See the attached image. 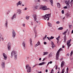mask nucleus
Returning <instances> with one entry per match:
<instances>
[{
  "mask_svg": "<svg viewBox=\"0 0 73 73\" xmlns=\"http://www.w3.org/2000/svg\"><path fill=\"white\" fill-rule=\"evenodd\" d=\"M38 4L37 0H34V5L32 7V8L34 10H37L38 9L39 5H37Z\"/></svg>",
  "mask_w": 73,
  "mask_h": 73,
  "instance_id": "obj_1",
  "label": "nucleus"
},
{
  "mask_svg": "<svg viewBox=\"0 0 73 73\" xmlns=\"http://www.w3.org/2000/svg\"><path fill=\"white\" fill-rule=\"evenodd\" d=\"M73 0H71L70 2V0H66L65 1V3L66 4V6H67L68 8H70V5L71 7H72V5H73Z\"/></svg>",
  "mask_w": 73,
  "mask_h": 73,
  "instance_id": "obj_2",
  "label": "nucleus"
},
{
  "mask_svg": "<svg viewBox=\"0 0 73 73\" xmlns=\"http://www.w3.org/2000/svg\"><path fill=\"white\" fill-rule=\"evenodd\" d=\"M25 66L26 69L27 70V72L31 73V72H32V68L29 64H27Z\"/></svg>",
  "mask_w": 73,
  "mask_h": 73,
  "instance_id": "obj_3",
  "label": "nucleus"
},
{
  "mask_svg": "<svg viewBox=\"0 0 73 73\" xmlns=\"http://www.w3.org/2000/svg\"><path fill=\"white\" fill-rule=\"evenodd\" d=\"M50 15H51V13L46 14L45 15L42 16V18L44 19L45 20H46V19L48 18L47 19V20L48 21H49V18L50 17Z\"/></svg>",
  "mask_w": 73,
  "mask_h": 73,
  "instance_id": "obj_4",
  "label": "nucleus"
},
{
  "mask_svg": "<svg viewBox=\"0 0 73 73\" xmlns=\"http://www.w3.org/2000/svg\"><path fill=\"white\" fill-rule=\"evenodd\" d=\"M40 9H42L43 11H46V10H50L49 8H47L46 6H44L39 8Z\"/></svg>",
  "mask_w": 73,
  "mask_h": 73,
  "instance_id": "obj_5",
  "label": "nucleus"
},
{
  "mask_svg": "<svg viewBox=\"0 0 73 73\" xmlns=\"http://www.w3.org/2000/svg\"><path fill=\"white\" fill-rule=\"evenodd\" d=\"M5 61L4 60H2V62L1 63V66L2 67V68L3 69H5Z\"/></svg>",
  "mask_w": 73,
  "mask_h": 73,
  "instance_id": "obj_6",
  "label": "nucleus"
},
{
  "mask_svg": "<svg viewBox=\"0 0 73 73\" xmlns=\"http://www.w3.org/2000/svg\"><path fill=\"white\" fill-rule=\"evenodd\" d=\"M45 64V62H42V63H41L39 64H36L33 66V68L35 67L36 66H37V65H38V66H40L41 65H44V64Z\"/></svg>",
  "mask_w": 73,
  "mask_h": 73,
  "instance_id": "obj_7",
  "label": "nucleus"
},
{
  "mask_svg": "<svg viewBox=\"0 0 73 73\" xmlns=\"http://www.w3.org/2000/svg\"><path fill=\"white\" fill-rule=\"evenodd\" d=\"M12 36L13 38H15V37H16V32H15V31L14 29L12 30Z\"/></svg>",
  "mask_w": 73,
  "mask_h": 73,
  "instance_id": "obj_8",
  "label": "nucleus"
},
{
  "mask_svg": "<svg viewBox=\"0 0 73 73\" xmlns=\"http://www.w3.org/2000/svg\"><path fill=\"white\" fill-rule=\"evenodd\" d=\"M17 52L16 51L13 50L12 51L11 55H17Z\"/></svg>",
  "mask_w": 73,
  "mask_h": 73,
  "instance_id": "obj_9",
  "label": "nucleus"
},
{
  "mask_svg": "<svg viewBox=\"0 0 73 73\" xmlns=\"http://www.w3.org/2000/svg\"><path fill=\"white\" fill-rule=\"evenodd\" d=\"M11 43L10 42L9 43L7 46V48L9 50H10L11 49Z\"/></svg>",
  "mask_w": 73,
  "mask_h": 73,
  "instance_id": "obj_10",
  "label": "nucleus"
},
{
  "mask_svg": "<svg viewBox=\"0 0 73 73\" xmlns=\"http://www.w3.org/2000/svg\"><path fill=\"white\" fill-rule=\"evenodd\" d=\"M25 42L23 41L22 44V45L23 47V49L24 50H25L26 49V46H25Z\"/></svg>",
  "mask_w": 73,
  "mask_h": 73,
  "instance_id": "obj_11",
  "label": "nucleus"
},
{
  "mask_svg": "<svg viewBox=\"0 0 73 73\" xmlns=\"http://www.w3.org/2000/svg\"><path fill=\"white\" fill-rule=\"evenodd\" d=\"M21 4H22V2L21 1H18L16 4L17 7H19V5H21Z\"/></svg>",
  "mask_w": 73,
  "mask_h": 73,
  "instance_id": "obj_12",
  "label": "nucleus"
},
{
  "mask_svg": "<svg viewBox=\"0 0 73 73\" xmlns=\"http://www.w3.org/2000/svg\"><path fill=\"white\" fill-rule=\"evenodd\" d=\"M16 17V14H14V15L11 18V20H13L14 19H15Z\"/></svg>",
  "mask_w": 73,
  "mask_h": 73,
  "instance_id": "obj_13",
  "label": "nucleus"
},
{
  "mask_svg": "<svg viewBox=\"0 0 73 73\" xmlns=\"http://www.w3.org/2000/svg\"><path fill=\"white\" fill-rule=\"evenodd\" d=\"M8 20H6L5 23V28H6V29H7V28H8Z\"/></svg>",
  "mask_w": 73,
  "mask_h": 73,
  "instance_id": "obj_14",
  "label": "nucleus"
},
{
  "mask_svg": "<svg viewBox=\"0 0 73 73\" xmlns=\"http://www.w3.org/2000/svg\"><path fill=\"white\" fill-rule=\"evenodd\" d=\"M17 13H18V15H20L22 13V11L20 9L17 10Z\"/></svg>",
  "mask_w": 73,
  "mask_h": 73,
  "instance_id": "obj_15",
  "label": "nucleus"
},
{
  "mask_svg": "<svg viewBox=\"0 0 73 73\" xmlns=\"http://www.w3.org/2000/svg\"><path fill=\"white\" fill-rule=\"evenodd\" d=\"M40 45V41H38L36 44L35 45V48H36L37 46H38V45Z\"/></svg>",
  "mask_w": 73,
  "mask_h": 73,
  "instance_id": "obj_16",
  "label": "nucleus"
},
{
  "mask_svg": "<svg viewBox=\"0 0 73 73\" xmlns=\"http://www.w3.org/2000/svg\"><path fill=\"white\" fill-rule=\"evenodd\" d=\"M62 48H60L57 51L56 55H59V53L61 50H62Z\"/></svg>",
  "mask_w": 73,
  "mask_h": 73,
  "instance_id": "obj_17",
  "label": "nucleus"
},
{
  "mask_svg": "<svg viewBox=\"0 0 73 73\" xmlns=\"http://www.w3.org/2000/svg\"><path fill=\"white\" fill-rule=\"evenodd\" d=\"M36 16H37L36 15H33V17H34V21H36V20H37V18L36 17Z\"/></svg>",
  "mask_w": 73,
  "mask_h": 73,
  "instance_id": "obj_18",
  "label": "nucleus"
},
{
  "mask_svg": "<svg viewBox=\"0 0 73 73\" xmlns=\"http://www.w3.org/2000/svg\"><path fill=\"white\" fill-rule=\"evenodd\" d=\"M65 64V62L64 61H62L61 62V68H62L63 66H64V64Z\"/></svg>",
  "mask_w": 73,
  "mask_h": 73,
  "instance_id": "obj_19",
  "label": "nucleus"
},
{
  "mask_svg": "<svg viewBox=\"0 0 73 73\" xmlns=\"http://www.w3.org/2000/svg\"><path fill=\"white\" fill-rule=\"evenodd\" d=\"M72 41V39H70V40H68L67 42V45H68V44H70V42Z\"/></svg>",
  "mask_w": 73,
  "mask_h": 73,
  "instance_id": "obj_20",
  "label": "nucleus"
},
{
  "mask_svg": "<svg viewBox=\"0 0 73 73\" xmlns=\"http://www.w3.org/2000/svg\"><path fill=\"white\" fill-rule=\"evenodd\" d=\"M71 15V13L70 12H68L67 13H66V15L68 17H69Z\"/></svg>",
  "mask_w": 73,
  "mask_h": 73,
  "instance_id": "obj_21",
  "label": "nucleus"
},
{
  "mask_svg": "<svg viewBox=\"0 0 73 73\" xmlns=\"http://www.w3.org/2000/svg\"><path fill=\"white\" fill-rule=\"evenodd\" d=\"M3 59L5 60H7V56L6 55H3Z\"/></svg>",
  "mask_w": 73,
  "mask_h": 73,
  "instance_id": "obj_22",
  "label": "nucleus"
},
{
  "mask_svg": "<svg viewBox=\"0 0 73 73\" xmlns=\"http://www.w3.org/2000/svg\"><path fill=\"white\" fill-rule=\"evenodd\" d=\"M57 5L58 8H61V5H60V3H57Z\"/></svg>",
  "mask_w": 73,
  "mask_h": 73,
  "instance_id": "obj_23",
  "label": "nucleus"
},
{
  "mask_svg": "<svg viewBox=\"0 0 73 73\" xmlns=\"http://www.w3.org/2000/svg\"><path fill=\"white\" fill-rule=\"evenodd\" d=\"M49 1L51 3V5L53 6V0H50Z\"/></svg>",
  "mask_w": 73,
  "mask_h": 73,
  "instance_id": "obj_24",
  "label": "nucleus"
},
{
  "mask_svg": "<svg viewBox=\"0 0 73 73\" xmlns=\"http://www.w3.org/2000/svg\"><path fill=\"white\" fill-rule=\"evenodd\" d=\"M48 25L49 27H52V24L49 22L48 23Z\"/></svg>",
  "mask_w": 73,
  "mask_h": 73,
  "instance_id": "obj_25",
  "label": "nucleus"
},
{
  "mask_svg": "<svg viewBox=\"0 0 73 73\" xmlns=\"http://www.w3.org/2000/svg\"><path fill=\"white\" fill-rule=\"evenodd\" d=\"M14 59L15 60H16L17 58V55H14Z\"/></svg>",
  "mask_w": 73,
  "mask_h": 73,
  "instance_id": "obj_26",
  "label": "nucleus"
},
{
  "mask_svg": "<svg viewBox=\"0 0 73 73\" xmlns=\"http://www.w3.org/2000/svg\"><path fill=\"white\" fill-rule=\"evenodd\" d=\"M43 55H46L47 54H48V53H49V52H43Z\"/></svg>",
  "mask_w": 73,
  "mask_h": 73,
  "instance_id": "obj_27",
  "label": "nucleus"
},
{
  "mask_svg": "<svg viewBox=\"0 0 73 73\" xmlns=\"http://www.w3.org/2000/svg\"><path fill=\"white\" fill-rule=\"evenodd\" d=\"M68 29H67L66 31L65 32H64L63 33H62V35H65L66 33H67V32H68Z\"/></svg>",
  "mask_w": 73,
  "mask_h": 73,
  "instance_id": "obj_28",
  "label": "nucleus"
},
{
  "mask_svg": "<svg viewBox=\"0 0 73 73\" xmlns=\"http://www.w3.org/2000/svg\"><path fill=\"white\" fill-rule=\"evenodd\" d=\"M58 57H59V55H56V58L57 60H58Z\"/></svg>",
  "mask_w": 73,
  "mask_h": 73,
  "instance_id": "obj_29",
  "label": "nucleus"
},
{
  "mask_svg": "<svg viewBox=\"0 0 73 73\" xmlns=\"http://www.w3.org/2000/svg\"><path fill=\"white\" fill-rule=\"evenodd\" d=\"M52 63H53V62L52 61H50V62H48L47 64V66H48L49 64H52Z\"/></svg>",
  "mask_w": 73,
  "mask_h": 73,
  "instance_id": "obj_30",
  "label": "nucleus"
},
{
  "mask_svg": "<svg viewBox=\"0 0 73 73\" xmlns=\"http://www.w3.org/2000/svg\"><path fill=\"white\" fill-rule=\"evenodd\" d=\"M65 72V69L64 68L62 70V72L60 73H64Z\"/></svg>",
  "mask_w": 73,
  "mask_h": 73,
  "instance_id": "obj_31",
  "label": "nucleus"
},
{
  "mask_svg": "<svg viewBox=\"0 0 73 73\" xmlns=\"http://www.w3.org/2000/svg\"><path fill=\"white\" fill-rule=\"evenodd\" d=\"M63 29V27H61L59 28H58V30H62Z\"/></svg>",
  "mask_w": 73,
  "mask_h": 73,
  "instance_id": "obj_32",
  "label": "nucleus"
},
{
  "mask_svg": "<svg viewBox=\"0 0 73 73\" xmlns=\"http://www.w3.org/2000/svg\"><path fill=\"white\" fill-rule=\"evenodd\" d=\"M67 46H68V49H69V47H70V46H71V44H67Z\"/></svg>",
  "mask_w": 73,
  "mask_h": 73,
  "instance_id": "obj_33",
  "label": "nucleus"
},
{
  "mask_svg": "<svg viewBox=\"0 0 73 73\" xmlns=\"http://www.w3.org/2000/svg\"><path fill=\"white\" fill-rule=\"evenodd\" d=\"M60 38V36H59L57 38H56L57 40H59Z\"/></svg>",
  "mask_w": 73,
  "mask_h": 73,
  "instance_id": "obj_34",
  "label": "nucleus"
},
{
  "mask_svg": "<svg viewBox=\"0 0 73 73\" xmlns=\"http://www.w3.org/2000/svg\"><path fill=\"white\" fill-rule=\"evenodd\" d=\"M56 47V46L54 44L53 45H52V49H53L54 47Z\"/></svg>",
  "mask_w": 73,
  "mask_h": 73,
  "instance_id": "obj_35",
  "label": "nucleus"
},
{
  "mask_svg": "<svg viewBox=\"0 0 73 73\" xmlns=\"http://www.w3.org/2000/svg\"><path fill=\"white\" fill-rule=\"evenodd\" d=\"M64 40H66V35H65L64 38Z\"/></svg>",
  "mask_w": 73,
  "mask_h": 73,
  "instance_id": "obj_36",
  "label": "nucleus"
},
{
  "mask_svg": "<svg viewBox=\"0 0 73 73\" xmlns=\"http://www.w3.org/2000/svg\"><path fill=\"white\" fill-rule=\"evenodd\" d=\"M26 19H27V20H29V16H27L26 17Z\"/></svg>",
  "mask_w": 73,
  "mask_h": 73,
  "instance_id": "obj_37",
  "label": "nucleus"
},
{
  "mask_svg": "<svg viewBox=\"0 0 73 73\" xmlns=\"http://www.w3.org/2000/svg\"><path fill=\"white\" fill-rule=\"evenodd\" d=\"M54 38V36H51L50 37V38L51 40H52V39H53V38Z\"/></svg>",
  "mask_w": 73,
  "mask_h": 73,
  "instance_id": "obj_38",
  "label": "nucleus"
},
{
  "mask_svg": "<svg viewBox=\"0 0 73 73\" xmlns=\"http://www.w3.org/2000/svg\"><path fill=\"white\" fill-rule=\"evenodd\" d=\"M36 27H37V25H36L34 28V31H35V30H36Z\"/></svg>",
  "mask_w": 73,
  "mask_h": 73,
  "instance_id": "obj_39",
  "label": "nucleus"
},
{
  "mask_svg": "<svg viewBox=\"0 0 73 73\" xmlns=\"http://www.w3.org/2000/svg\"><path fill=\"white\" fill-rule=\"evenodd\" d=\"M51 44L52 45H54V43L52 41H51Z\"/></svg>",
  "mask_w": 73,
  "mask_h": 73,
  "instance_id": "obj_40",
  "label": "nucleus"
},
{
  "mask_svg": "<svg viewBox=\"0 0 73 73\" xmlns=\"http://www.w3.org/2000/svg\"><path fill=\"white\" fill-rule=\"evenodd\" d=\"M31 26H33V22H31Z\"/></svg>",
  "mask_w": 73,
  "mask_h": 73,
  "instance_id": "obj_41",
  "label": "nucleus"
},
{
  "mask_svg": "<svg viewBox=\"0 0 73 73\" xmlns=\"http://www.w3.org/2000/svg\"><path fill=\"white\" fill-rule=\"evenodd\" d=\"M46 37H47V35H45V37L43 38V40H45V38H46Z\"/></svg>",
  "mask_w": 73,
  "mask_h": 73,
  "instance_id": "obj_42",
  "label": "nucleus"
},
{
  "mask_svg": "<svg viewBox=\"0 0 73 73\" xmlns=\"http://www.w3.org/2000/svg\"><path fill=\"white\" fill-rule=\"evenodd\" d=\"M56 24H60V22H59V21H57L56 22Z\"/></svg>",
  "mask_w": 73,
  "mask_h": 73,
  "instance_id": "obj_43",
  "label": "nucleus"
},
{
  "mask_svg": "<svg viewBox=\"0 0 73 73\" xmlns=\"http://www.w3.org/2000/svg\"><path fill=\"white\" fill-rule=\"evenodd\" d=\"M73 51L72 50L71 51V53H70V54L71 55H72V54H73Z\"/></svg>",
  "mask_w": 73,
  "mask_h": 73,
  "instance_id": "obj_44",
  "label": "nucleus"
},
{
  "mask_svg": "<svg viewBox=\"0 0 73 73\" xmlns=\"http://www.w3.org/2000/svg\"><path fill=\"white\" fill-rule=\"evenodd\" d=\"M22 26L23 27H25V24H22Z\"/></svg>",
  "mask_w": 73,
  "mask_h": 73,
  "instance_id": "obj_45",
  "label": "nucleus"
},
{
  "mask_svg": "<svg viewBox=\"0 0 73 73\" xmlns=\"http://www.w3.org/2000/svg\"><path fill=\"white\" fill-rule=\"evenodd\" d=\"M67 7L68 8V6H65V7H63V8H64V9H67Z\"/></svg>",
  "mask_w": 73,
  "mask_h": 73,
  "instance_id": "obj_46",
  "label": "nucleus"
},
{
  "mask_svg": "<svg viewBox=\"0 0 73 73\" xmlns=\"http://www.w3.org/2000/svg\"><path fill=\"white\" fill-rule=\"evenodd\" d=\"M37 2H38V3H41V1L40 0H37Z\"/></svg>",
  "mask_w": 73,
  "mask_h": 73,
  "instance_id": "obj_47",
  "label": "nucleus"
},
{
  "mask_svg": "<svg viewBox=\"0 0 73 73\" xmlns=\"http://www.w3.org/2000/svg\"><path fill=\"white\" fill-rule=\"evenodd\" d=\"M51 72L52 73H53V72H54V70H53V69H52L51 70Z\"/></svg>",
  "mask_w": 73,
  "mask_h": 73,
  "instance_id": "obj_48",
  "label": "nucleus"
},
{
  "mask_svg": "<svg viewBox=\"0 0 73 73\" xmlns=\"http://www.w3.org/2000/svg\"><path fill=\"white\" fill-rule=\"evenodd\" d=\"M62 14H64V10H62Z\"/></svg>",
  "mask_w": 73,
  "mask_h": 73,
  "instance_id": "obj_49",
  "label": "nucleus"
},
{
  "mask_svg": "<svg viewBox=\"0 0 73 73\" xmlns=\"http://www.w3.org/2000/svg\"><path fill=\"white\" fill-rule=\"evenodd\" d=\"M30 42H32V39L31 38L30 39Z\"/></svg>",
  "mask_w": 73,
  "mask_h": 73,
  "instance_id": "obj_50",
  "label": "nucleus"
},
{
  "mask_svg": "<svg viewBox=\"0 0 73 73\" xmlns=\"http://www.w3.org/2000/svg\"><path fill=\"white\" fill-rule=\"evenodd\" d=\"M27 9H28V8H27V7H25L24 9V10H25V11H27Z\"/></svg>",
  "mask_w": 73,
  "mask_h": 73,
  "instance_id": "obj_51",
  "label": "nucleus"
},
{
  "mask_svg": "<svg viewBox=\"0 0 73 73\" xmlns=\"http://www.w3.org/2000/svg\"><path fill=\"white\" fill-rule=\"evenodd\" d=\"M72 27V25H70L69 26V28L70 29L71 28V27Z\"/></svg>",
  "mask_w": 73,
  "mask_h": 73,
  "instance_id": "obj_52",
  "label": "nucleus"
},
{
  "mask_svg": "<svg viewBox=\"0 0 73 73\" xmlns=\"http://www.w3.org/2000/svg\"><path fill=\"white\" fill-rule=\"evenodd\" d=\"M47 38L49 40H51L50 37H47Z\"/></svg>",
  "mask_w": 73,
  "mask_h": 73,
  "instance_id": "obj_53",
  "label": "nucleus"
},
{
  "mask_svg": "<svg viewBox=\"0 0 73 73\" xmlns=\"http://www.w3.org/2000/svg\"><path fill=\"white\" fill-rule=\"evenodd\" d=\"M67 73H68V68H67L66 69Z\"/></svg>",
  "mask_w": 73,
  "mask_h": 73,
  "instance_id": "obj_54",
  "label": "nucleus"
},
{
  "mask_svg": "<svg viewBox=\"0 0 73 73\" xmlns=\"http://www.w3.org/2000/svg\"><path fill=\"white\" fill-rule=\"evenodd\" d=\"M37 33H35V38H36V37H37Z\"/></svg>",
  "mask_w": 73,
  "mask_h": 73,
  "instance_id": "obj_55",
  "label": "nucleus"
},
{
  "mask_svg": "<svg viewBox=\"0 0 73 73\" xmlns=\"http://www.w3.org/2000/svg\"><path fill=\"white\" fill-rule=\"evenodd\" d=\"M52 55H49L48 56V58H50V57H52Z\"/></svg>",
  "mask_w": 73,
  "mask_h": 73,
  "instance_id": "obj_56",
  "label": "nucleus"
},
{
  "mask_svg": "<svg viewBox=\"0 0 73 73\" xmlns=\"http://www.w3.org/2000/svg\"><path fill=\"white\" fill-rule=\"evenodd\" d=\"M30 46H33V45L32 44V42H30Z\"/></svg>",
  "mask_w": 73,
  "mask_h": 73,
  "instance_id": "obj_57",
  "label": "nucleus"
},
{
  "mask_svg": "<svg viewBox=\"0 0 73 73\" xmlns=\"http://www.w3.org/2000/svg\"><path fill=\"white\" fill-rule=\"evenodd\" d=\"M44 45H46V44H47V43H46V42H44Z\"/></svg>",
  "mask_w": 73,
  "mask_h": 73,
  "instance_id": "obj_58",
  "label": "nucleus"
},
{
  "mask_svg": "<svg viewBox=\"0 0 73 73\" xmlns=\"http://www.w3.org/2000/svg\"><path fill=\"white\" fill-rule=\"evenodd\" d=\"M13 56H14V55H11V58H12L13 57Z\"/></svg>",
  "mask_w": 73,
  "mask_h": 73,
  "instance_id": "obj_59",
  "label": "nucleus"
},
{
  "mask_svg": "<svg viewBox=\"0 0 73 73\" xmlns=\"http://www.w3.org/2000/svg\"><path fill=\"white\" fill-rule=\"evenodd\" d=\"M46 59V58H44L43 60H42V61H44Z\"/></svg>",
  "mask_w": 73,
  "mask_h": 73,
  "instance_id": "obj_60",
  "label": "nucleus"
},
{
  "mask_svg": "<svg viewBox=\"0 0 73 73\" xmlns=\"http://www.w3.org/2000/svg\"><path fill=\"white\" fill-rule=\"evenodd\" d=\"M55 69H56V70H57V66H56V67L55 68Z\"/></svg>",
  "mask_w": 73,
  "mask_h": 73,
  "instance_id": "obj_61",
  "label": "nucleus"
},
{
  "mask_svg": "<svg viewBox=\"0 0 73 73\" xmlns=\"http://www.w3.org/2000/svg\"><path fill=\"white\" fill-rule=\"evenodd\" d=\"M64 42H66V40H64Z\"/></svg>",
  "mask_w": 73,
  "mask_h": 73,
  "instance_id": "obj_62",
  "label": "nucleus"
},
{
  "mask_svg": "<svg viewBox=\"0 0 73 73\" xmlns=\"http://www.w3.org/2000/svg\"><path fill=\"white\" fill-rule=\"evenodd\" d=\"M45 72H48V70H46Z\"/></svg>",
  "mask_w": 73,
  "mask_h": 73,
  "instance_id": "obj_63",
  "label": "nucleus"
},
{
  "mask_svg": "<svg viewBox=\"0 0 73 73\" xmlns=\"http://www.w3.org/2000/svg\"><path fill=\"white\" fill-rule=\"evenodd\" d=\"M71 33H72V34H73V30L72 31Z\"/></svg>",
  "mask_w": 73,
  "mask_h": 73,
  "instance_id": "obj_64",
  "label": "nucleus"
}]
</instances>
